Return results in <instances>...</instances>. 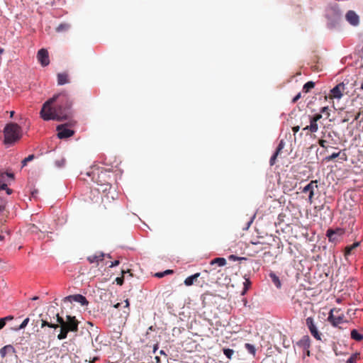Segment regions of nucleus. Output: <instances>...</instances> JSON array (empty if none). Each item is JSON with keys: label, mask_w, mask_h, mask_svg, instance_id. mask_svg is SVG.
<instances>
[{"label": "nucleus", "mask_w": 363, "mask_h": 363, "mask_svg": "<svg viewBox=\"0 0 363 363\" xmlns=\"http://www.w3.org/2000/svg\"><path fill=\"white\" fill-rule=\"evenodd\" d=\"M73 100L66 91L54 95L43 106L40 116L45 121H63L72 115Z\"/></svg>", "instance_id": "nucleus-1"}, {"label": "nucleus", "mask_w": 363, "mask_h": 363, "mask_svg": "<svg viewBox=\"0 0 363 363\" xmlns=\"http://www.w3.org/2000/svg\"><path fill=\"white\" fill-rule=\"evenodd\" d=\"M4 143L11 144L18 140L22 135L21 128L15 123H8L4 129Z\"/></svg>", "instance_id": "nucleus-2"}, {"label": "nucleus", "mask_w": 363, "mask_h": 363, "mask_svg": "<svg viewBox=\"0 0 363 363\" xmlns=\"http://www.w3.org/2000/svg\"><path fill=\"white\" fill-rule=\"evenodd\" d=\"M92 180L98 185L104 186L103 191H106L111 189V175L108 171L101 168H97L91 172Z\"/></svg>", "instance_id": "nucleus-3"}, {"label": "nucleus", "mask_w": 363, "mask_h": 363, "mask_svg": "<svg viewBox=\"0 0 363 363\" xmlns=\"http://www.w3.org/2000/svg\"><path fill=\"white\" fill-rule=\"evenodd\" d=\"M340 309L333 308L330 311L328 321L333 326L337 327L339 324L346 322L343 313H340Z\"/></svg>", "instance_id": "nucleus-4"}, {"label": "nucleus", "mask_w": 363, "mask_h": 363, "mask_svg": "<svg viewBox=\"0 0 363 363\" xmlns=\"http://www.w3.org/2000/svg\"><path fill=\"white\" fill-rule=\"evenodd\" d=\"M216 272V269L211 268L209 270H204L202 273H196L191 276L188 277L184 279V284L187 286H191L194 284L198 282V279L202 275L201 279H203V283L205 282V279H208V275L210 273H214Z\"/></svg>", "instance_id": "nucleus-5"}, {"label": "nucleus", "mask_w": 363, "mask_h": 363, "mask_svg": "<svg viewBox=\"0 0 363 363\" xmlns=\"http://www.w3.org/2000/svg\"><path fill=\"white\" fill-rule=\"evenodd\" d=\"M54 333L48 332V334H38V350H46L50 347V342L54 337Z\"/></svg>", "instance_id": "nucleus-6"}, {"label": "nucleus", "mask_w": 363, "mask_h": 363, "mask_svg": "<svg viewBox=\"0 0 363 363\" xmlns=\"http://www.w3.org/2000/svg\"><path fill=\"white\" fill-rule=\"evenodd\" d=\"M79 321L75 316L67 315V320L62 325L68 332H77L78 330Z\"/></svg>", "instance_id": "nucleus-7"}, {"label": "nucleus", "mask_w": 363, "mask_h": 363, "mask_svg": "<svg viewBox=\"0 0 363 363\" xmlns=\"http://www.w3.org/2000/svg\"><path fill=\"white\" fill-rule=\"evenodd\" d=\"M306 325H307L311 334L318 340H321V333H319L312 317L306 319Z\"/></svg>", "instance_id": "nucleus-8"}, {"label": "nucleus", "mask_w": 363, "mask_h": 363, "mask_svg": "<svg viewBox=\"0 0 363 363\" xmlns=\"http://www.w3.org/2000/svg\"><path fill=\"white\" fill-rule=\"evenodd\" d=\"M318 189V181L312 180L303 189V193H308V201L310 203L313 202L314 191Z\"/></svg>", "instance_id": "nucleus-9"}, {"label": "nucleus", "mask_w": 363, "mask_h": 363, "mask_svg": "<svg viewBox=\"0 0 363 363\" xmlns=\"http://www.w3.org/2000/svg\"><path fill=\"white\" fill-rule=\"evenodd\" d=\"M345 90V84L343 82L340 83L330 90V97L339 99L343 96Z\"/></svg>", "instance_id": "nucleus-10"}, {"label": "nucleus", "mask_w": 363, "mask_h": 363, "mask_svg": "<svg viewBox=\"0 0 363 363\" xmlns=\"http://www.w3.org/2000/svg\"><path fill=\"white\" fill-rule=\"evenodd\" d=\"M345 233V230L342 228H336L335 230L328 229L326 235L330 242H337L340 238Z\"/></svg>", "instance_id": "nucleus-11"}, {"label": "nucleus", "mask_w": 363, "mask_h": 363, "mask_svg": "<svg viewBox=\"0 0 363 363\" xmlns=\"http://www.w3.org/2000/svg\"><path fill=\"white\" fill-rule=\"evenodd\" d=\"M63 301L65 303H66V302L72 303L73 301H75V302L79 303L82 306H86L89 303L86 297L81 294H75V295H70V296H66L64 298Z\"/></svg>", "instance_id": "nucleus-12"}, {"label": "nucleus", "mask_w": 363, "mask_h": 363, "mask_svg": "<svg viewBox=\"0 0 363 363\" xmlns=\"http://www.w3.org/2000/svg\"><path fill=\"white\" fill-rule=\"evenodd\" d=\"M37 58L43 67H46L50 64L48 52L46 49L42 48L38 50Z\"/></svg>", "instance_id": "nucleus-13"}, {"label": "nucleus", "mask_w": 363, "mask_h": 363, "mask_svg": "<svg viewBox=\"0 0 363 363\" xmlns=\"http://www.w3.org/2000/svg\"><path fill=\"white\" fill-rule=\"evenodd\" d=\"M57 136L60 139L68 138L74 133V130L66 128L65 125H60L57 127Z\"/></svg>", "instance_id": "nucleus-14"}, {"label": "nucleus", "mask_w": 363, "mask_h": 363, "mask_svg": "<svg viewBox=\"0 0 363 363\" xmlns=\"http://www.w3.org/2000/svg\"><path fill=\"white\" fill-rule=\"evenodd\" d=\"M345 18L353 26H357L359 23V16L354 11H348L345 15Z\"/></svg>", "instance_id": "nucleus-15"}, {"label": "nucleus", "mask_w": 363, "mask_h": 363, "mask_svg": "<svg viewBox=\"0 0 363 363\" xmlns=\"http://www.w3.org/2000/svg\"><path fill=\"white\" fill-rule=\"evenodd\" d=\"M298 347L303 350L305 352V350L309 349L311 346V340L308 335H304L302 338L296 342Z\"/></svg>", "instance_id": "nucleus-16"}, {"label": "nucleus", "mask_w": 363, "mask_h": 363, "mask_svg": "<svg viewBox=\"0 0 363 363\" xmlns=\"http://www.w3.org/2000/svg\"><path fill=\"white\" fill-rule=\"evenodd\" d=\"M57 84L64 85L70 82L69 74L67 72L58 73L57 74Z\"/></svg>", "instance_id": "nucleus-17"}, {"label": "nucleus", "mask_w": 363, "mask_h": 363, "mask_svg": "<svg viewBox=\"0 0 363 363\" xmlns=\"http://www.w3.org/2000/svg\"><path fill=\"white\" fill-rule=\"evenodd\" d=\"M105 257V254L103 252H98L95 255H90L87 257V260L89 263H96L98 264L99 261H102Z\"/></svg>", "instance_id": "nucleus-18"}, {"label": "nucleus", "mask_w": 363, "mask_h": 363, "mask_svg": "<svg viewBox=\"0 0 363 363\" xmlns=\"http://www.w3.org/2000/svg\"><path fill=\"white\" fill-rule=\"evenodd\" d=\"M15 352V348L11 345H7L0 350V355L2 358H4L8 354H13Z\"/></svg>", "instance_id": "nucleus-19"}, {"label": "nucleus", "mask_w": 363, "mask_h": 363, "mask_svg": "<svg viewBox=\"0 0 363 363\" xmlns=\"http://www.w3.org/2000/svg\"><path fill=\"white\" fill-rule=\"evenodd\" d=\"M282 149H283V142L281 141V143L279 144L278 147H277L275 152L273 154V155L270 158L269 164L271 166H273L276 163L277 158Z\"/></svg>", "instance_id": "nucleus-20"}, {"label": "nucleus", "mask_w": 363, "mask_h": 363, "mask_svg": "<svg viewBox=\"0 0 363 363\" xmlns=\"http://www.w3.org/2000/svg\"><path fill=\"white\" fill-rule=\"evenodd\" d=\"M226 264V260L223 257H217L213 259H212L210 262V264L211 267H213L215 264H217L220 267L224 266Z\"/></svg>", "instance_id": "nucleus-21"}, {"label": "nucleus", "mask_w": 363, "mask_h": 363, "mask_svg": "<svg viewBox=\"0 0 363 363\" xmlns=\"http://www.w3.org/2000/svg\"><path fill=\"white\" fill-rule=\"evenodd\" d=\"M351 338L357 342H360L363 340V335L360 334L357 330L353 329L350 333Z\"/></svg>", "instance_id": "nucleus-22"}, {"label": "nucleus", "mask_w": 363, "mask_h": 363, "mask_svg": "<svg viewBox=\"0 0 363 363\" xmlns=\"http://www.w3.org/2000/svg\"><path fill=\"white\" fill-rule=\"evenodd\" d=\"M269 277L271 278L272 281L273 282V284L278 289H280L281 286V281H280L279 278L274 272H271L269 274Z\"/></svg>", "instance_id": "nucleus-23"}, {"label": "nucleus", "mask_w": 363, "mask_h": 363, "mask_svg": "<svg viewBox=\"0 0 363 363\" xmlns=\"http://www.w3.org/2000/svg\"><path fill=\"white\" fill-rule=\"evenodd\" d=\"M359 245V242H356L352 245H348L345 247V255H350L352 253V251Z\"/></svg>", "instance_id": "nucleus-24"}, {"label": "nucleus", "mask_w": 363, "mask_h": 363, "mask_svg": "<svg viewBox=\"0 0 363 363\" xmlns=\"http://www.w3.org/2000/svg\"><path fill=\"white\" fill-rule=\"evenodd\" d=\"M309 121H310V125H310V133H316L318 130V122L313 121L311 118H309Z\"/></svg>", "instance_id": "nucleus-25"}, {"label": "nucleus", "mask_w": 363, "mask_h": 363, "mask_svg": "<svg viewBox=\"0 0 363 363\" xmlns=\"http://www.w3.org/2000/svg\"><path fill=\"white\" fill-rule=\"evenodd\" d=\"M315 83L313 82H308L303 85V91L306 93H308L311 91V89H313Z\"/></svg>", "instance_id": "nucleus-26"}, {"label": "nucleus", "mask_w": 363, "mask_h": 363, "mask_svg": "<svg viewBox=\"0 0 363 363\" xmlns=\"http://www.w3.org/2000/svg\"><path fill=\"white\" fill-rule=\"evenodd\" d=\"M130 270L129 269H127V270H125V269H122V276L120 277H117L116 279V282L117 283V284L118 285H123V282H124V274L127 272H129Z\"/></svg>", "instance_id": "nucleus-27"}, {"label": "nucleus", "mask_w": 363, "mask_h": 363, "mask_svg": "<svg viewBox=\"0 0 363 363\" xmlns=\"http://www.w3.org/2000/svg\"><path fill=\"white\" fill-rule=\"evenodd\" d=\"M69 332L67 330V329L65 328V327H62L60 330V333L57 335V338L59 340H63L65 339L67 336V333Z\"/></svg>", "instance_id": "nucleus-28"}, {"label": "nucleus", "mask_w": 363, "mask_h": 363, "mask_svg": "<svg viewBox=\"0 0 363 363\" xmlns=\"http://www.w3.org/2000/svg\"><path fill=\"white\" fill-rule=\"evenodd\" d=\"M245 347L247 349V350L252 354L253 356L256 354V349L254 345L250 344V343H245Z\"/></svg>", "instance_id": "nucleus-29"}, {"label": "nucleus", "mask_w": 363, "mask_h": 363, "mask_svg": "<svg viewBox=\"0 0 363 363\" xmlns=\"http://www.w3.org/2000/svg\"><path fill=\"white\" fill-rule=\"evenodd\" d=\"M48 326L51 328L57 329L59 328V325L48 323L47 320H42L41 328Z\"/></svg>", "instance_id": "nucleus-30"}, {"label": "nucleus", "mask_w": 363, "mask_h": 363, "mask_svg": "<svg viewBox=\"0 0 363 363\" xmlns=\"http://www.w3.org/2000/svg\"><path fill=\"white\" fill-rule=\"evenodd\" d=\"M359 357V353H354L350 357L346 363H357V359Z\"/></svg>", "instance_id": "nucleus-31"}, {"label": "nucleus", "mask_w": 363, "mask_h": 363, "mask_svg": "<svg viewBox=\"0 0 363 363\" xmlns=\"http://www.w3.org/2000/svg\"><path fill=\"white\" fill-rule=\"evenodd\" d=\"M223 353L224 354L228 357V359H230L234 354V350L229 348H224L223 349Z\"/></svg>", "instance_id": "nucleus-32"}, {"label": "nucleus", "mask_w": 363, "mask_h": 363, "mask_svg": "<svg viewBox=\"0 0 363 363\" xmlns=\"http://www.w3.org/2000/svg\"><path fill=\"white\" fill-rule=\"evenodd\" d=\"M69 28V26L68 24H67V23H62V24L59 25L57 27L56 30L57 32H60V31L66 30Z\"/></svg>", "instance_id": "nucleus-33"}, {"label": "nucleus", "mask_w": 363, "mask_h": 363, "mask_svg": "<svg viewBox=\"0 0 363 363\" xmlns=\"http://www.w3.org/2000/svg\"><path fill=\"white\" fill-rule=\"evenodd\" d=\"M340 152H334L331 155L326 157L325 160L327 162L332 161V160H335V158L338 157L340 156Z\"/></svg>", "instance_id": "nucleus-34"}, {"label": "nucleus", "mask_w": 363, "mask_h": 363, "mask_svg": "<svg viewBox=\"0 0 363 363\" xmlns=\"http://www.w3.org/2000/svg\"><path fill=\"white\" fill-rule=\"evenodd\" d=\"M34 157H35L34 155H28L27 157H26L24 160H23V161H22V166L23 167L26 166L27 164V163L28 162L32 161L34 159Z\"/></svg>", "instance_id": "nucleus-35"}, {"label": "nucleus", "mask_w": 363, "mask_h": 363, "mask_svg": "<svg viewBox=\"0 0 363 363\" xmlns=\"http://www.w3.org/2000/svg\"><path fill=\"white\" fill-rule=\"evenodd\" d=\"M66 163V160L65 158H61L60 160H57L55 161V164L58 167H62L65 166Z\"/></svg>", "instance_id": "nucleus-36"}, {"label": "nucleus", "mask_w": 363, "mask_h": 363, "mask_svg": "<svg viewBox=\"0 0 363 363\" xmlns=\"http://www.w3.org/2000/svg\"><path fill=\"white\" fill-rule=\"evenodd\" d=\"M104 203V199H102V204L100 206L101 213H104L106 211V210L108 209V207H106V206ZM112 206H113V204L110 203L108 208L111 209L112 208Z\"/></svg>", "instance_id": "nucleus-37"}, {"label": "nucleus", "mask_w": 363, "mask_h": 363, "mask_svg": "<svg viewBox=\"0 0 363 363\" xmlns=\"http://www.w3.org/2000/svg\"><path fill=\"white\" fill-rule=\"evenodd\" d=\"M29 318H26V319H24V320L22 322V323L18 326V328H17V330H21V329H23L25 328L28 323H29Z\"/></svg>", "instance_id": "nucleus-38"}, {"label": "nucleus", "mask_w": 363, "mask_h": 363, "mask_svg": "<svg viewBox=\"0 0 363 363\" xmlns=\"http://www.w3.org/2000/svg\"><path fill=\"white\" fill-rule=\"evenodd\" d=\"M57 321L59 323L60 328H62V325H64L66 320H64V319L62 317H60L59 314H57Z\"/></svg>", "instance_id": "nucleus-39"}, {"label": "nucleus", "mask_w": 363, "mask_h": 363, "mask_svg": "<svg viewBox=\"0 0 363 363\" xmlns=\"http://www.w3.org/2000/svg\"><path fill=\"white\" fill-rule=\"evenodd\" d=\"M309 118H311L313 121L318 122L319 120H320L322 118V114L321 113H317V114L314 115L313 116H309Z\"/></svg>", "instance_id": "nucleus-40"}, {"label": "nucleus", "mask_w": 363, "mask_h": 363, "mask_svg": "<svg viewBox=\"0 0 363 363\" xmlns=\"http://www.w3.org/2000/svg\"><path fill=\"white\" fill-rule=\"evenodd\" d=\"M318 144L320 147H323V148H327L328 146H327V141L325 140H323V139H320L318 140Z\"/></svg>", "instance_id": "nucleus-41"}, {"label": "nucleus", "mask_w": 363, "mask_h": 363, "mask_svg": "<svg viewBox=\"0 0 363 363\" xmlns=\"http://www.w3.org/2000/svg\"><path fill=\"white\" fill-rule=\"evenodd\" d=\"M229 259L230 260H246L247 259L245 257H236L235 255H230L229 256Z\"/></svg>", "instance_id": "nucleus-42"}, {"label": "nucleus", "mask_w": 363, "mask_h": 363, "mask_svg": "<svg viewBox=\"0 0 363 363\" xmlns=\"http://www.w3.org/2000/svg\"><path fill=\"white\" fill-rule=\"evenodd\" d=\"M5 206H6L5 201L4 199H2L1 198H0V213L4 210Z\"/></svg>", "instance_id": "nucleus-43"}, {"label": "nucleus", "mask_w": 363, "mask_h": 363, "mask_svg": "<svg viewBox=\"0 0 363 363\" xmlns=\"http://www.w3.org/2000/svg\"><path fill=\"white\" fill-rule=\"evenodd\" d=\"M301 97V92H299L298 94H296V96H295L294 97V99H292V103L295 104L296 102L298 101V100Z\"/></svg>", "instance_id": "nucleus-44"}, {"label": "nucleus", "mask_w": 363, "mask_h": 363, "mask_svg": "<svg viewBox=\"0 0 363 363\" xmlns=\"http://www.w3.org/2000/svg\"><path fill=\"white\" fill-rule=\"evenodd\" d=\"M1 319H3L4 322L5 323V324L6 323V322L8 320H11L13 319V316L12 315H8V316H6L4 318H2Z\"/></svg>", "instance_id": "nucleus-45"}, {"label": "nucleus", "mask_w": 363, "mask_h": 363, "mask_svg": "<svg viewBox=\"0 0 363 363\" xmlns=\"http://www.w3.org/2000/svg\"><path fill=\"white\" fill-rule=\"evenodd\" d=\"M29 230L30 231H32L33 233H35V232H37L38 227L35 225L32 224V225H30V227L29 228Z\"/></svg>", "instance_id": "nucleus-46"}, {"label": "nucleus", "mask_w": 363, "mask_h": 363, "mask_svg": "<svg viewBox=\"0 0 363 363\" xmlns=\"http://www.w3.org/2000/svg\"><path fill=\"white\" fill-rule=\"evenodd\" d=\"M119 264H120V261L119 260H116V261L112 262L111 263V264L109 265V267L112 268L113 267L118 266Z\"/></svg>", "instance_id": "nucleus-47"}, {"label": "nucleus", "mask_w": 363, "mask_h": 363, "mask_svg": "<svg viewBox=\"0 0 363 363\" xmlns=\"http://www.w3.org/2000/svg\"><path fill=\"white\" fill-rule=\"evenodd\" d=\"M328 110H329V108H328V106L323 107V108H321V110H320V113H325V112H326V113H327L328 116H329L330 113H329V112H328Z\"/></svg>", "instance_id": "nucleus-48"}, {"label": "nucleus", "mask_w": 363, "mask_h": 363, "mask_svg": "<svg viewBox=\"0 0 363 363\" xmlns=\"http://www.w3.org/2000/svg\"><path fill=\"white\" fill-rule=\"evenodd\" d=\"M299 130H300V126L299 125L294 126L292 128V130H293L294 134H296Z\"/></svg>", "instance_id": "nucleus-49"}, {"label": "nucleus", "mask_w": 363, "mask_h": 363, "mask_svg": "<svg viewBox=\"0 0 363 363\" xmlns=\"http://www.w3.org/2000/svg\"><path fill=\"white\" fill-rule=\"evenodd\" d=\"M125 307L128 308V311H126L125 313H127L128 314L129 313V306H130L128 299H126L125 301Z\"/></svg>", "instance_id": "nucleus-50"}, {"label": "nucleus", "mask_w": 363, "mask_h": 363, "mask_svg": "<svg viewBox=\"0 0 363 363\" xmlns=\"http://www.w3.org/2000/svg\"><path fill=\"white\" fill-rule=\"evenodd\" d=\"M164 276V273L163 272H157L155 274V277L158 278H162Z\"/></svg>", "instance_id": "nucleus-51"}, {"label": "nucleus", "mask_w": 363, "mask_h": 363, "mask_svg": "<svg viewBox=\"0 0 363 363\" xmlns=\"http://www.w3.org/2000/svg\"><path fill=\"white\" fill-rule=\"evenodd\" d=\"M303 131H307L306 135H308L310 133V125H308L303 128Z\"/></svg>", "instance_id": "nucleus-52"}, {"label": "nucleus", "mask_w": 363, "mask_h": 363, "mask_svg": "<svg viewBox=\"0 0 363 363\" xmlns=\"http://www.w3.org/2000/svg\"><path fill=\"white\" fill-rule=\"evenodd\" d=\"M5 326V323L3 319L0 318V330L2 329Z\"/></svg>", "instance_id": "nucleus-53"}, {"label": "nucleus", "mask_w": 363, "mask_h": 363, "mask_svg": "<svg viewBox=\"0 0 363 363\" xmlns=\"http://www.w3.org/2000/svg\"><path fill=\"white\" fill-rule=\"evenodd\" d=\"M164 275L169 274H172L173 271L170 270V269H167V270L164 271Z\"/></svg>", "instance_id": "nucleus-54"}, {"label": "nucleus", "mask_w": 363, "mask_h": 363, "mask_svg": "<svg viewBox=\"0 0 363 363\" xmlns=\"http://www.w3.org/2000/svg\"><path fill=\"white\" fill-rule=\"evenodd\" d=\"M250 284V281L248 279H247L246 281L245 282V288H247V286Z\"/></svg>", "instance_id": "nucleus-55"}, {"label": "nucleus", "mask_w": 363, "mask_h": 363, "mask_svg": "<svg viewBox=\"0 0 363 363\" xmlns=\"http://www.w3.org/2000/svg\"><path fill=\"white\" fill-rule=\"evenodd\" d=\"M120 306H121V303H117L116 304H115L113 306V307L116 308H118L120 307Z\"/></svg>", "instance_id": "nucleus-56"}, {"label": "nucleus", "mask_w": 363, "mask_h": 363, "mask_svg": "<svg viewBox=\"0 0 363 363\" xmlns=\"http://www.w3.org/2000/svg\"><path fill=\"white\" fill-rule=\"evenodd\" d=\"M305 352L306 353V354H307L308 356H309V355H310V351H309V349H308V350H305Z\"/></svg>", "instance_id": "nucleus-57"}, {"label": "nucleus", "mask_w": 363, "mask_h": 363, "mask_svg": "<svg viewBox=\"0 0 363 363\" xmlns=\"http://www.w3.org/2000/svg\"><path fill=\"white\" fill-rule=\"evenodd\" d=\"M31 299H32L33 301L38 300V296H33Z\"/></svg>", "instance_id": "nucleus-58"}, {"label": "nucleus", "mask_w": 363, "mask_h": 363, "mask_svg": "<svg viewBox=\"0 0 363 363\" xmlns=\"http://www.w3.org/2000/svg\"><path fill=\"white\" fill-rule=\"evenodd\" d=\"M155 359H156L157 362H160V357H155Z\"/></svg>", "instance_id": "nucleus-59"}, {"label": "nucleus", "mask_w": 363, "mask_h": 363, "mask_svg": "<svg viewBox=\"0 0 363 363\" xmlns=\"http://www.w3.org/2000/svg\"><path fill=\"white\" fill-rule=\"evenodd\" d=\"M157 349V345H155V346H154V352H155Z\"/></svg>", "instance_id": "nucleus-60"}, {"label": "nucleus", "mask_w": 363, "mask_h": 363, "mask_svg": "<svg viewBox=\"0 0 363 363\" xmlns=\"http://www.w3.org/2000/svg\"><path fill=\"white\" fill-rule=\"evenodd\" d=\"M6 176L10 177H13V174H12L7 173Z\"/></svg>", "instance_id": "nucleus-61"}, {"label": "nucleus", "mask_w": 363, "mask_h": 363, "mask_svg": "<svg viewBox=\"0 0 363 363\" xmlns=\"http://www.w3.org/2000/svg\"><path fill=\"white\" fill-rule=\"evenodd\" d=\"M0 240H4V236H3V235H0Z\"/></svg>", "instance_id": "nucleus-62"}, {"label": "nucleus", "mask_w": 363, "mask_h": 363, "mask_svg": "<svg viewBox=\"0 0 363 363\" xmlns=\"http://www.w3.org/2000/svg\"><path fill=\"white\" fill-rule=\"evenodd\" d=\"M3 52H4V49L0 48V54L3 53Z\"/></svg>", "instance_id": "nucleus-63"}, {"label": "nucleus", "mask_w": 363, "mask_h": 363, "mask_svg": "<svg viewBox=\"0 0 363 363\" xmlns=\"http://www.w3.org/2000/svg\"><path fill=\"white\" fill-rule=\"evenodd\" d=\"M360 89H361L362 90H363V82H362V84H361Z\"/></svg>", "instance_id": "nucleus-64"}]
</instances>
